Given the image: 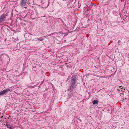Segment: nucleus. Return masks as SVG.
Here are the masks:
<instances>
[{
    "label": "nucleus",
    "mask_w": 129,
    "mask_h": 129,
    "mask_svg": "<svg viewBox=\"0 0 129 129\" xmlns=\"http://www.w3.org/2000/svg\"><path fill=\"white\" fill-rule=\"evenodd\" d=\"M77 75H73L71 78L70 81L68 89V98L69 99L72 96L73 94V90L76 89V87L77 84Z\"/></svg>",
    "instance_id": "obj_1"
},
{
    "label": "nucleus",
    "mask_w": 129,
    "mask_h": 129,
    "mask_svg": "<svg viewBox=\"0 0 129 129\" xmlns=\"http://www.w3.org/2000/svg\"><path fill=\"white\" fill-rule=\"evenodd\" d=\"M9 12H7L6 13L5 12L0 16V23H2L6 20L7 16L8 15Z\"/></svg>",
    "instance_id": "obj_2"
},
{
    "label": "nucleus",
    "mask_w": 129,
    "mask_h": 129,
    "mask_svg": "<svg viewBox=\"0 0 129 129\" xmlns=\"http://www.w3.org/2000/svg\"><path fill=\"white\" fill-rule=\"evenodd\" d=\"M26 0H21L20 2V5L21 7H24L25 6L26 3Z\"/></svg>",
    "instance_id": "obj_3"
},
{
    "label": "nucleus",
    "mask_w": 129,
    "mask_h": 129,
    "mask_svg": "<svg viewBox=\"0 0 129 129\" xmlns=\"http://www.w3.org/2000/svg\"><path fill=\"white\" fill-rule=\"evenodd\" d=\"M10 90V88H7L6 89L4 90H3L1 91L2 92L3 95H4L6 93H7L8 92H9Z\"/></svg>",
    "instance_id": "obj_4"
},
{
    "label": "nucleus",
    "mask_w": 129,
    "mask_h": 129,
    "mask_svg": "<svg viewBox=\"0 0 129 129\" xmlns=\"http://www.w3.org/2000/svg\"><path fill=\"white\" fill-rule=\"evenodd\" d=\"M28 12L31 15H34L35 14V15L36 14V12H34L33 10L32 9H30L29 10H28Z\"/></svg>",
    "instance_id": "obj_5"
},
{
    "label": "nucleus",
    "mask_w": 129,
    "mask_h": 129,
    "mask_svg": "<svg viewBox=\"0 0 129 129\" xmlns=\"http://www.w3.org/2000/svg\"><path fill=\"white\" fill-rule=\"evenodd\" d=\"M95 5L94 4H92L91 3V4H90V5L88 6L87 11L90 10L92 7L93 6L95 7Z\"/></svg>",
    "instance_id": "obj_6"
},
{
    "label": "nucleus",
    "mask_w": 129,
    "mask_h": 129,
    "mask_svg": "<svg viewBox=\"0 0 129 129\" xmlns=\"http://www.w3.org/2000/svg\"><path fill=\"white\" fill-rule=\"evenodd\" d=\"M21 16V17L23 18L26 19L29 18V16H30L29 14H26L25 15L22 14Z\"/></svg>",
    "instance_id": "obj_7"
},
{
    "label": "nucleus",
    "mask_w": 129,
    "mask_h": 129,
    "mask_svg": "<svg viewBox=\"0 0 129 129\" xmlns=\"http://www.w3.org/2000/svg\"><path fill=\"white\" fill-rule=\"evenodd\" d=\"M98 100H94L92 102V103L94 105H98Z\"/></svg>",
    "instance_id": "obj_8"
},
{
    "label": "nucleus",
    "mask_w": 129,
    "mask_h": 129,
    "mask_svg": "<svg viewBox=\"0 0 129 129\" xmlns=\"http://www.w3.org/2000/svg\"><path fill=\"white\" fill-rule=\"evenodd\" d=\"M26 40H29V41H30L31 39V37L30 36H28V37H26Z\"/></svg>",
    "instance_id": "obj_9"
},
{
    "label": "nucleus",
    "mask_w": 129,
    "mask_h": 129,
    "mask_svg": "<svg viewBox=\"0 0 129 129\" xmlns=\"http://www.w3.org/2000/svg\"><path fill=\"white\" fill-rule=\"evenodd\" d=\"M42 37H41V38H38L37 39L38 40H40V41H42L44 40V39H42Z\"/></svg>",
    "instance_id": "obj_10"
},
{
    "label": "nucleus",
    "mask_w": 129,
    "mask_h": 129,
    "mask_svg": "<svg viewBox=\"0 0 129 129\" xmlns=\"http://www.w3.org/2000/svg\"><path fill=\"white\" fill-rule=\"evenodd\" d=\"M7 127L9 128L12 129V126L11 125L9 124L7 125Z\"/></svg>",
    "instance_id": "obj_11"
},
{
    "label": "nucleus",
    "mask_w": 129,
    "mask_h": 129,
    "mask_svg": "<svg viewBox=\"0 0 129 129\" xmlns=\"http://www.w3.org/2000/svg\"><path fill=\"white\" fill-rule=\"evenodd\" d=\"M0 118L1 119H2L1 121L2 122H3L4 121V117H3V116H1V117H0Z\"/></svg>",
    "instance_id": "obj_12"
},
{
    "label": "nucleus",
    "mask_w": 129,
    "mask_h": 129,
    "mask_svg": "<svg viewBox=\"0 0 129 129\" xmlns=\"http://www.w3.org/2000/svg\"><path fill=\"white\" fill-rule=\"evenodd\" d=\"M36 16L35 17H36ZM30 17H31V19H34L35 18H36V17H34V15H31V16H30Z\"/></svg>",
    "instance_id": "obj_13"
},
{
    "label": "nucleus",
    "mask_w": 129,
    "mask_h": 129,
    "mask_svg": "<svg viewBox=\"0 0 129 129\" xmlns=\"http://www.w3.org/2000/svg\"><path fill=\"white\" fill-rule=\"evenodd\" d=\"M111 111L112 110V108L111 106H110L109 108V109L107 110V111Z\"/></svg>",
    "instance_id": "obj_14"
},
{
    "label": "nucleus",
    "mask_w": 129,
    "mask_h": 129,
    "mask_svg": "<svg viewBox=\"0 0 129 129\" xmlns=\"http://www.w3.org/2000/svg\"><path fill=\"white\" fill-rule=\"evenodd\" d=\"M13 10H12V12H11V16L10 18H11L12 17H13Z\"/></svg>",
    "instance_id": "obj_15"
},
{
    "label": "nucleus",
    "mask_w": 129,
    "mask_h": 129,
    "mask_svg": "<svg viewBox=\"0 0 129 129\" xmlns=\"http://www.w3.org/2000/svg\"><path fill=\"white\" fill-rule=\"evenodd\" d=\"M55 33H52L51 34H50V35H48L49 36H51L52 35H53V34Z\"/></svg>",
    "instance_id": "obj_16"
},
{
    "label": "nucleus",
    "mask_w": 129,
    "mask_h": 129,
    "mask_svg": "<svg viewBox=\"0 0 129 129\" xmlns=\"http://www.w3.org/2000/svg\"><path fill=\"white\" fill-rule=\"evenodd\" d=\"M2 93V91L0 92V96L3 95Z\"/></svg>",
    "instance_id": "obj_17"
},
{
    "label": "nucleus",
    "mask_w": 129,
    "mask_h": 129,
    "mask_svg": "<svg viewBox=\"0 0 129 129\" xmlns=\"http://www.w3.org/2000/svg\"><path fill=\"white\" fill-rule=\"evenodd\" d=\"M114 75V74L113 75L112 74H111L110 76L109 77H111L112 76H113V75Z\"/></svg>",
    "instance_id": "obj_18"
},
{
    "label": "nucleus",
    "mask_w": 129,
    "mask_h": 129,
    "mask_svg": "<svg viewBox=\"0 0 129 129\" xmlns=\"http://www.w3.org/2000/svg\"><path fill=\"white\" fill-rule=\"evenodd\" d=\"M32 33H29V34L31 35L34 36V35L31 34Z\"/></svg>",
    "instance_id": "obj_19"
},
{
    "label": "nucleus",
    "mask_w": 129,
    "mask_h": 129,
    "mask_svg": "<svg viewBox=\"0 0 129 129\" xmlns=\"http://www.w3.org/2000/svg\"><path fill=\"white\" fill-rule=\"evenodd\" d=\"M68 33H67V34L66 35H64V37H65V36H66L67 35H68Z\"/></svg>",
    "instance_id": "obj_20"
},
{
    "label": "nucleus",
    "mask_w": 129,
    "mask_h": 129,
    "mask_svg": "<svg viewBox=\"0 0 129 129\" xmlns=\"http://www.w3.org/2000/svg\"><path fill=\"white\" fill-rule=\"evenodd\" d=\"M78 8H79L80 7V6H79V5H78Z\"/></svg>",
    "instance_id": "obj_21"
},
{
    "label": "nucleus",
    "mask_w": 129,
    "mask_h": 129,
    "mask_svg": "<svg viewBox=\"0 0 129 129\" xmlns=\"http://www.w3.org/2000/svg\"><path fill=\"white\" fill-rule=\"evenodd\" d=\"M32 87V88H33V87H34L33 86H31V87Z\"/></svg>",
    "instance_id": "obj_22"
},
{
    "label": "nucleus",
    "mask_w": 129,
    "mask_h": 129,
    "mask_svg": "<svg viewBox=\"0 0 129 129\" xmlns=\"http://www.w3.org/2000/svg\"><path fill=\"white\" fill-rule=\"evenodd\" d=\"M6 39H6V38L5 39V40H4V41H6Z\"/></svg>",
    "instance_id": "obj_23"
},
{
    "label": "nucleus",
    "mask_w": 129,
    "mask_h": 129,
    "mask_svg": "<svg viewBox=\"0 0 129 129\" xmlns=\"http://www.w3.org/2000/svg\"><path fill=\"white\" fill-rule=\"evenodd\" d=\"M88 94H90V92H89L88 93Z\"/></svg>",
    "instance_id": "obj_24"
},
{
    "label": "nucleus",
    "mask_w": 129,
    "mask_h": 129,
    "mask_svg": "<svg viewBox=\"0 0 129 129\" xmlns=\"http://www.w3.org/2000/svg\"><path fill=\"white\" fill-rule=\"evenodd\" d=\"M27 36V35H26H26H25V36Z\"/></svg>",
    "instance_id": "obj_25"
},
{
    "label": "nucleus",
    "mask_w": 129,
    "mask_h": 129,
    "mask_svg": "<svg viewBox=\"0 0 129 129\" xmlns=\"http://www.w3.org/2000/svg\"><path fill=\"white\" fill-rule=\"evenodd\" d=\"M88 21L90 20H89V19H88Z\"/></svg>",
    "instance_id": "obj_26"
},
{
    "label": "nucleus",
    "mask_w": 129,
    "mask_h": 129,
    "mask_svg": "<svg viewBox=\"0 0 129 129\" xmlns=\"http://www.w3.org/2000/svg\"><path fill=\"white\" fill-rule=\"evenodd\" d=\"M8 119H9V117L8 118Z\"/></svg>",
    "instance_id": "obj_27"
},
{
    "label": "nucleus",
    "mask_w": 129,
    "mask_h": 129,
    "mask_svg": "<svg viewBox=\"0 0 129 129\" xmlns=\"http://www.w3.org/2000/svg\"><path fill=\"white\" fill-rule=\"evenodd\" d=\"M128 93H129V91H128Z\"/></svg>",
    "instance_id": "obj_28"
},
{
    "label": "nucleus",
    "mask_w": 129,
    "mask_h": 129,
    "mask_svg": "<svg viewBox=\"0 0 129 129\" xmlns=\"http://www.w3.org/2000/svg\"><path fill=\"white\" fill-rule=\"evenodd\" d=\"M85 84V83H84V84Z\"/></svg>",
    "instance_id": "obj_29"
},
{
    "label": "nucleus",
    "mask_w": 129,
    "mask_h": 129,
    "mask_svg": "<svg viewBox=\"0 0 129 129\" xmlns=\"http://www.w3.org/2000/svg\"><path fill=\"white\" fill-rule=\"evenodd\" d=\"M35 39H33V40H34Z\"/></svg>",
    "instance_id": "obj_30"
},
{
    "label": "nucleus",
    "mask_w": 129,
    "mask_h": 129,
    "mask_svg": "<svg viewBox=\"0 0 129 129\" xmlns=\"http://www.w3.org/2000/svg\"><path fill=\"white\" fill-rule=\"evenodd\" d=\"M109 4V3H108V4H107V5H108Z\"/></svg>",
    "instance_id": "obj_31"
}]
</instances>
